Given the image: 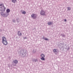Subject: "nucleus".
<instances>
[{
    "label": "nucleus",
    "instance_id": "nucleus-1",
    "mask_svg": "<svg viewBox=\"0 0 73 73\" xmlns=\"http://www.w3.org/2000/svg\"><path fill=\"white\" fill-rule=\"evenodd\" d=\"M0 10L2 11L0 13L1 16H3V17H7V16H8L7 15H8V14L7 13H4L5 12V9H2Z\"/></svg>",
    "mask_w": 73,
    "mask_h": 73
},
{
    "label": "nucleus",
    "instance_id": "nucleus-2",
    "mask_svg": "<svg viewBox=\"0 0 73 73\" xmlns=\"http://www.w3.org/2000/svg\"><path fill=\"white\" fill-rule=\"evenodd\" d=\"M2 41L3 44V45H7V44H8V42H7V39L4 36L2 37Z\"/></svg>",
    "mask_w": 73,
    "mask_h": 73
},
{
    "label": "nucleus",
    "instance_id": "nucleus-3",
    "mask_svg": "<svg viewBox=\"0 0 73 73\" xmlns=\"http://www.w3.org/2000/svg\"><path fill=\"white\" fill-rule=\"evenodd\" d=\"M20 53L22 55V57H25L26 55V52L24 50H21L20 51Z\"/></svg>",
    "mask_w": 73,
    "mask_h": 73
},
{
    "label": "nucleus",
    "instance_id": "nucleus-4",
    "mask_svg": "<svg viewBox=\"0 0 73 73\" xmlns=\"http://www.w3.org/2000/svg\"><path fill=\"white\" fill-rule=\"evenodd\" d=\"M40 14L42 16H45L46 14H45V11L43 10H42L40 11Z\"/></svg>",
    "mask_w": 73,
    "mask_h": 73
},
{
    "label": "nucleus",
    "instance_id": "nucleus-5",
    "mask_svg": "<svg viewBox=\"0 0 73 73\" xmlns=\"http://www.w3.org/2000/svg\"><path fill=\"white\" fill-rule=\"evenodd\" d=\"M41 58H40V59L42 61H45V55L43 54H42L40 55Z\"/></svg>",
    "mask_w": 73,
    "mask_h": 73
},
{
    "label": "nucleus",
    "instance_id": "nucleus-6",
    "mask_svg": "<svg viewBox=\"0 0 73 73\" xmlns=\"http://www.w3.org/2000/svg\"><path fill=\"white\" fill-rule=\"evenodd\" d=\"M17 63H18V61L17 60H13V65H14V66H16Z\"/></svg>",
    "mask_w": 73,
    "mask_h": 73
},
{
    "label": "nucleus",
    "instance_id": "nucleus-7",
    "mask_svg": "<svg viewBox=\"0 0 73 73\" xmlns=\"http://www.w3.org/2000/svg\"><path fill=\"white\" fill-rule=\"evenodd\" d=\"M31 16L32 18H33V19H36L37 17V15L36 14H33L31 15Z\"/></svg>",
    "mask_w": 73,
    "mask_h": 73
},
{
    "label": "nucleus",
    "instance_id": "nucleus-8",
    "mask_svg": "<svg viewBox=\"0 0 73 73\" xmlns=\"http://www.w3.org/2000/svg\"><path fill=\"white\" fill-rule=\"evenodd\" d=\"M53 52H54L55 54H57L58 53V50L54 49Z\"/></svg>",
    "mask_w": 73,
    "mask_h": 73
},
{
    "label": "nucleus",
    "instance_id": "nucleus-9",
    "mask_svg": "<svg viewBox=\"0 0 73 73\" xmlns=\"http://www.w3.org/2000/svg\"><path fill=\"white\" fill-rule=\"evenodd\" d=\"M18 35L19 36H22L21 33V32H20V31H18Z\"/></svg>",
    "mask_w": 73,
    "mask_h": 73
},
{
    "label": "nucleus",
    "instance_id": "nucleus-10",
    "mask_svg": "<svg viewBox=\"0 0 73 73\" xmlns=\"http://www.w3.org/2000/svg\"><path fill=\"white\" fill-rule=\"evenodd\" d=\"M10 11H11L10 10V9H7V10H6L7 13H6L8 14H7V16H8V15H9V12H10Z\"/></svg>",
    "mask_w": 73,
    "mask_h": 73
},
{
    "label": "nucleus",
    "instance_id": "nucleus-11",
    "mask_svg": "<svg viewBox=\"0 0 73 73\" xmlns=\"http://www.w3.org/2000/svg\"><path fill=\"white\" fill-rule=\"evenodd\" d=\"M21 12L22 13V14H24V15L26 14V12H25V11H21Z\"/></svg>",
    "mask_w": 73,
    "mask_h": 73
},
{
    "label": "nucleus",
    "instance_id": "nucleus-12",
    "mask_svg": "<svg viewBox=\"0 0 73 73\" xmlns=\"http://www.w3.org/2000/svg\"><path fill=\"white\" fill-rule=\"evenodd\" d=\"M32 60L33 62H36L37 61V59H35V58H34L32 59Z\"/></svg>",
    "mask_w": 73,
    "mask_h": 73
},
{
    "label": "nucleus",
    "instance_id": "nucleus-13",
    "mask_svg": "<svg viewBox=\"0 0 73 73\" xmlns=\"http://www.w3.org/2000/svg\"><path fill=\"white\" fill-rule=\"evenodd\" d=\"M17 21L18 23H19V21H20V19L19 18H17Z\"/></svg>",
    "mask_w": 73,
    "mask_h": 73
},
{
    "label": "nucleus",
    "instance_id": "nucleus-14",
    "mask_svg": "<svg viewBox=\"0 0 73 73\" xmlns=\"http://www.w3.org/2000/svg\"><path fill=\"white\" fill-rule=\"evenodd\" d=\"M61 36H62V37H65V35L64 34H61Z\"/></svg>",
    "mask_w": 73,
    "mask_h": 73
},
{
    "label": "nucleus",
    "instance_id": "nucleus-15",
    "mask_svg": "<svg viewBox=\"0 0 73 73\" xmlns=\"http://www.w3.org/2000/svg\"><path fill=\"white\" fill-rule=\"evenodd\" d=\"M48 25H51V24H52V23L51 22H48Z\"/></svg>",
    "mask_w": 73,
    "mask_h": 73
},
{
    "label": "nucleus",
    "instance_id": "nucleus-16",
    "mask_svg": "<svg viewBox=\"0 0 73 73\" xmlns=\"http://www.w3.org/2000/svg\"><path fill=\"white\" fill-rule=\"evenodd\" d=\"M12 1L13 2V3H15L16 1V0H12Z\"/></svg>",
    "mask_w": 73,
    "mask_h": 73
},
{
    "label": "nucleus",
    "instance_id": "nucleus-17",
    "mask_svg": "<svg viewBox=\"0 0 73 73\" xmlns=\"http://www.w3.org/2000/svg\"><path fill=\"white\" fill-rule=\"evenodd\" d=\"M60 48H64V46H63V45L62 44L61 46L60 47Z\"/></svg>",
    "mask_w": 73,
    "mask_h": 73
},
{
    "label": "nucleus",
    "instance_id": "nucleus-18",
    "mask_svg": "<svg viewBox=\"0 0 73 73\" xmlns=\"http://www.w3.org/2000/svg\"><path fill=\"white\" fill-rule=\"evenodd\" d=\"M45 40H46L47 41H48L49 39H48L47 38H45L44 39Z\"/></svg>",
    "mask_w": 73,
    "mask_h": 73
},
{
    "label": "nucleus",
    "instance_id": "nucleus-19",
    "mask_svg": "<svg viewBox=\"0 0 73 73\" xmlns=\"http://www.w3.org/2000/svg\"><path fill=\"white\" fill-rule=\"evenodd\" d=\"M4 5V4H1V5H0V6H1H1H3Z\"/></svg>",
    "mask_w": 73,
    "mask_h": 73
},
{
    "label": "nucleus",
    "instance_id": "nucleus-20",
    "mask_svg": "<svg viewBox=\"0 0 73 73\" xmlns=\"http://www.w3.org/2000/svg\"><path fill=\"white\" fill-rule=\"evenodd\" d=\"M33 53H36V51L35 50H33Z\"/></svg>",
    "mask_w": 73,
    "mask_h": 73
},
{
    "label": "nucleus",
    "instance_id": "nucleus-21",
    "mask_svg": "<svg viewBox=\"0 0 73 73\" xmlns=\"http://www.w3.org/2000/svg\"><path fill=\"white\" fill-rule=\"evenodd\" d=\"M13 23H15V19H13Z\"/></svg>",
    "mask_w": 73,
    "mask_h": 73
},
{
    "label": "nucleus",
    "instance_id": "nucleus-22",
    "mask_svg": "<svg viewBox=\"0 0 73 73\" xmlns=\"http://www.w3.org/2000/svg\"><path fill=\"white\" fill-rule=\"evenodd\" d=\"M42 39H44V40H45V38L44 37V36H43V37L42 38Z\"/></svg>",
    "mask_w": 73,
    "mask_h": 73
},
{
    "label": "nucleus",
    "instance_id": "nucleus-23",
    "mask_svg": "<svg viewBox=\"0 0 73 73\" xmlns=\"http://www.w3.org/2000/svg\"><path fill=\"white\" fill-rule=\"evenodd\" d=\"M64 21H66V19H64Z\"/></svg>",
    "mask_w": 73,
    "mask_h": 73
},
{
    "label": "nucleus",
    "instance_id": "nucleus-24",
    "mask_svg": "<svg viewBox=\"0 0 73 73\" xmlns=\"http://www.w3.org/2000/svg\"><path fill=\"white\" fill-rule=\"evenodd\" d=\"M24 38L25 39V38H27V37H25V38Z\"/></svg>",
    "mask_w": 73,
    "mask_h": 73
},
{
    "label": "nucleus",
    "instance_id": "nucleus-25",
    "mask_svg": "<svg viewBox=\"0 0 73 73\" xmlns=\"http://www.w3.org/2000/svg\"><path fill=\"white\" fill-rule=\"evenodd\" d=\"M2 9V8L1 7V8L0 9Z\"/></svg>",
    "mask_w": 73,
    "mask_h": 73
}]
</instances>
